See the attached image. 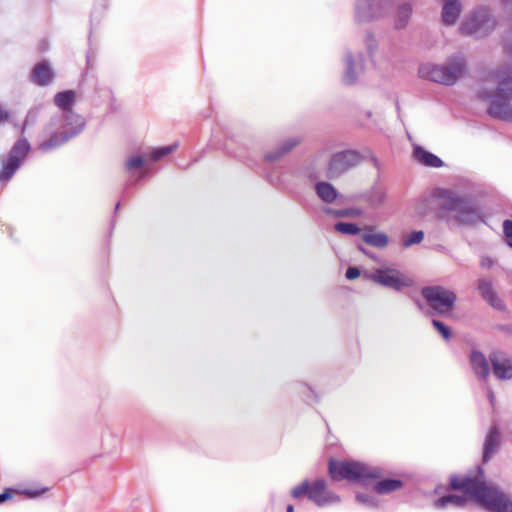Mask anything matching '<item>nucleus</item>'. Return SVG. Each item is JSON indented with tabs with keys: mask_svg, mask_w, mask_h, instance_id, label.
I'll list each match as a JSON object with an SVG mask.
<instances>
[{
	"mask_svg": "<svg viewBox=\"0 0 512 512\" xmlns=\"http://www.w3.org/2000/svg\"><path fill=\"white\" fill-rule=\"evenodd\" d=\"M30 151L29 142L23 138L19 139L11 148L9 153L2 158L0 170V182L9 181Z\"/></svg>",
	"mask_w": 512,
	"mask_h": 512,
	"instance_id": "9b49d317",
	"label": "nucleus"
},
{
	"mask_svg": "<svg viewBox=\"0 0 512 512\" xmlns=\"http://www.w3.org/2000/svg\"><path fill=\"white\" fill-rule=\"evenodd\" d=\"M413 154L417 162L424 166L439 168L444 165L443 161L438 156L425 150L421 146H416Z\"/></svg>",
	"mask_w": 512,
	"mask_h": 512,
	"instance_id": "5701e85b",
	"label": "nucleus"
},
{
	"mask_svg": "<svg viewBox=\"0 0 512 512\" xmlns=\"http://www.w3.org/2000/svg\"><path fill=\"white\" fill-rule=\"evenodd\" d=\"M393 0H356L354 20L358 24L371 23L386 17L392 7Z\"/></svg>",
	"mask_w": 512,
	"mask_h": 512,
	"instance_id": "6e6552de",
	"label": "nucleus"
},
{
	"mask_svg": "<svg viewBox=\"0 0 512 512\" xmlns=\"http://www.w3.org/2000/svg\"><path fill=\"white\" fill-rule=\"evenodd\" d=\"M363 199L372 208H378L386 201V190L381 186H374L368 192L362 195Z\"/></svg>",
	"mask_w": 512,
	"mask_h": 512,
	"instance_id": "393cba45",
	"label": "nucleus"
},
{
	"mask_svg": "<svg viewBox=\"0 0 512 512\" xmlns=\"http://www.w3.org/2000/svg\"><path fill=\"white\" fill-rule=\"evenodd\" d=\"M403 486V482L398 479H384L381 481H378L373 489L377 494H389L391 492H394L398 489H400Z\"/></svg>",
	"mask_w": 512,
	"mask_h": 512,
	"instance_id": "bb28decb",
	"label": "nucleus"
},
{
	"mask_svg": "<svg viewBox=\"0 0 512 512\" xmlns=\"http://www.w3.org/2000/svg\"><path fill=\"white\" fill-rule=\"evenodd\" d=\"M412 15V7L409 3H404L400 5L397 9L395 19H394V27L395 29H403L409 23V20Z\"/></svg>",
	"mask_w": 512,
	"mask_h": 512,
	"instance_id": "a878e982",
	"label": "nucleus"
},
{
	"mask_svg": "<svg viewBox=\"0 0 512 512\" xmlns=\"http://www.w3.org/2000/svg\"><path fill=\"white\" fill-rule=\"evenodd\" d=\"M496 27V19L486 6H479L472 10L460 26L462 34L483 38L489 35Z\"/></svg>",
	"mask_w": 512,
	"mask_h": 512,
	"instance_id": "423d86ee",
	"label": "nucleus"
},
{
	"mask_svg": "<svg viewBox=\"0 0 512 512\" xmlns=\"http://www.w3.org/2000/svg\"><path fill=\"white\" fill-rule=\"evenodd\" d=\"M368 277L376 284L386 288H391L395 291H401L403 288L409 287L413 284L411 278L395 267L377 268L369 274Z\"/></svg>",
	"mask_w": 512,
	"mask_h": 512,
	"instance_id": "f8f14e48",
	"label": "nucleus"
},
{
	"mask_svg": "<svg viewBox=\"0 0 512 512\" xmlns=\"http://www.w3.org/2000/svg\"><path fill=\"white\" fill-rule=\"evenodd\" d=\"M489 77L497 84L495 92L483 91L479 94L481 99L490 101L487 113L495 119L512 121V65L500 66Z\"/></svg>",
	"mask_w": 512,
	"mask_h": 512,
	"instance_id": "7ed1b4c3",
	"label": "nucleus"
},
{
	"mask_svg": "<svg viewBox=\"0 0 512 512\" xmlns=\"http://www.w3.org/2000/svg\"><path fill=\"white\" fill-rule=\"evenodd\" d=\"M326 150L325 149H322L321 151H319L315 158H314V161L316 162L320 157H322L324 154H325Z\"/></svg>",
	"mask_w": 512,
	"mask_h": 512,
	"instance_id": "a18cd8bd",
	"label": "nucleus"
},
{
	"mask_svg": "<svg viewBox=\"0 0 512 512\" xmlns=\"http://www.w3.org/2000/svg\"><path fill=\"white\" fill-rule=\"evenodd\" d=\"M345 276L349 280H354L360 276V270H359V268L354 267V266L349 267L346 270Z\"/></svg>",
	"mask_w": 512,
	"mask_h": 512,
	"instance_id": "58836bf2",
	"label": "nucleus"
},
{
	"mask_svg": "<svg viewBox=\"0 0 512 512\" xmlns=\"http://www.w3.org/2000/svg\"><path fill=\"white\" fill-rule=\"evenodd\" d=\"M177 147H178V144L173 143L168 146L153 148L151 150V152L149 153V158L154 162L159 161L162 158H164V157L168 156L169 154H171L172 152H174L177 149Z\"/></svg>",
	"mask_w": 512,
	"mask_h": 512,
	"instance_id": "2f4dec72",
	"label": "nucleus"
},
{
	"mask_svg": "<svg viewBox=\"0 0 512 512\" xmlns=\"http://www.w3.org/2000/svg\"><path fill=\"white\" fill-rule=\"evenodd\" d=\"M362 239L368 245H371L376 248H385L389 243L388 236L384 233L365 232L362 235Z\"/></svg>",
	"mask_w": 512,
	"mask_h": 512,
	"instance_id": "7c9ffc66",
	"label": "nucleus"
},
{
	"mask_svg": "<svg viewBox=\"0 0 512 512\" xmlns=\"http://www.w3.org/2000/svg\"><path fill=\"white\" fill-rule=\"evenodd\" d=\"M462 10V5L459 0H444L442 8V20L446 25H453Z\"/></svg>",
	"mask_w": 512,
	"mask_h": 512,
	"instance_id": "4be33fe9",
	"label": "nucleus"
},
{
	"mask_svg": "<svg viewBox=\"0 0 512 512\" xmlns=\"http://www.w3.org/2000/svg\"><path fill=\"white\" fill-rule=\"evenodd\" d=\"M373 229H374V228H373L372 226H366V227H365V230H366V231H372Z\"/></svg>",
	"mask_w": 512,
	"mask_h": 512,
	"instance_id": "09e8293b",
	"label": "nucleus"
},
{
	"mask_svg": "<svg viewBox=\"0 0 512 512\" xmlns=\"http://www.w3.org/2000/svg\"><path fill=\"white\" fill-rule=\"evenodd\" d=\"M119 206H120V203L118 202V203L116 204L115 210H118V209H119Z\"/></svg>",
	"mask_w": 512,
	"mask_h": 512,
	"instance_id": "8fccbe9b",
	"label": "nucleus"
},
{
	"mask_svg": "<svg viewBox=\"0 0 512 512\" xmlns=\"http://www.w3.org/2000/svg\"><path fill=\"white\" fill-rule=\"evenodd\" d=\"M145 163V158L140 155L129 157L125 162V169L128 172L141 169Z\"/></svg>",
	"mask_w": 512,
	"mask_h": 512,
	"instance_id": "72a5a7b5",
	"label": "nucleus"
},
{
	"mask_svg": "<svg viewBox=\"0 0 512 512\" xmlns=\"http://www.w3.org/2000/svg\"><path fill=\"white\" fill-rule=\"evenodd\" d=\"M509 245L512 247V242H509Z\"/></svg>",
	"mask_w": 512,
	"mask_h": 512,
	"instance_id": "3c124183",
	"label": "nucleus"
},
{
	"mask_svg": "<svg viewBox=\"0 0 512 512\" xmlns=\"http://www.w3.org/2000/svg\"><path fill=\"white\" fill-rule=\"evenodd\" d=\"M323 212L327 215L335 218H356L363 214V211L359 208H345V209H333L330 207L323 208Z\"/></svg>",
	"mask_w": 512,
	"mask_h": 512,
	"instance_id": "cd10ccee",
	"label": "nucleus"
},
{
	"mask_svg": "<svg viewBox=\"0 0 512 512\" xmlns=\"http://www.w3.org/2000/svg\"><path fill=\"white\" fill-rule=\"evenodd\" d=\"M64 124L62 131L67 134L65 139H72L79 135L86 126L85 118L75 111L62 115Z\"/></svg>",
	"mask_w": 512,
	"mask_h": 512,
	"instance_id": "2eb2a0df",
	"label": "nucleus"
},
{
	"mask_svg": "<svg viewBox=\"0 0 512 512\" xmlns=\"http://www.w3.org/2000/svg\"><path fill=\"white\" fill-rule=\"evenodd\" d=\"M8 119H9L8 112L4 111V110L0 107V123H2V122H6V121H8Z\"/></svg>",
	"mask_w": 512,
	"mask_h": 512,
	"instance_id": "c03bdc74",
	"label": "nucleus"
},
{
	"mask_svg": "<svg viewBox=\"0 0 512 512\" xmlns=\"http://www.w3.org/2000/svg\"><path fill=\"white\" fill-rule=\"evenodd\" d=\"M356 499L357 501L366 506V507H371V508H374V507H377L378 506V501L377 499L371 495V494H367V493H358L356 495Z\"/></svg>",
	"mask_w": 512,
	"mask_h": 512,
	"instance_id": "c9c22d12",
	"label": "nucleus"
},
{
	"mask_svg": "<svg viewBox=\"0 0 512 512\" xmlns=\"http://www.w3.org/2000/svg\"><path fill=\"white\" fill-rule=\"evenodd\" d=\"M465 58L458 54L448 59L445 64H423L419 68V76L429 81L443 84L454 85L465 73Z\"/></svg>",
	"mask_w": 512,
	"mask_h": 512,
	"instance_id": "20e7f679",
	"label": "nucleus"
},
{
	"mask_svg": "<svg viewBox=\"0 0 512 512\" xmlns=\"http://www.w3.org/2000/svg\"><path fill=\"white\" fill-rule=\"evenodd\" d=\"M46 491V489H42L41 491L39 490H31V489H27V490H24L23 491V494L27 495L28 497L30 498H34V497H37L38 495H40V493Z\"/></svg>",
	"mask_w": 512,
	"mask_h": 512,
	"instance_id": "79ce46f5",
	"label": "nucleus"
},
{
	"mask_svg": "<svg viewBox=\"0 0 512 512\" xmlns=\"http://www.w3.org/2000/svg\"><path fill=\"white\" fill-rule=\"evenodd\" d=\"M328 468L331 478L335 481L348 480L365 483L383 475V470L380 467L358 461H336L331 459Z\"/></svg>",
	"mask_w": 512,
	"mask_h": 512,
	"instance_id": "39448f33",
	"label": "nucleus"
},
{
	"mask_svg": "<svg viewBox=\"0 0 512 512\" xmlns=\"http://www.w3.org/2000/svg\"><path fill=\"white\" fill-rule=\"evenodd\" d=\"M503 232L507 238H512V220L503 222Z\"/></svg>",
	"mask_w": 512,
	"mask_h": 512,
	"instance_id": "ea45409f",
	"label": "nucleus"
},
{
	"mask_svg": "<svg viewBox=\"0 0 512 512\" xmlns=\"http://www.w3.org/2000/svg\"><path fill=\"white\" fill-rule=\"evenodd\" d=\"M479 475H452L450 486L462 490L481 507L490 512H512V498L497 488L488 486L484 479V470L477 467Z\"/></svg>",
	"mask_w": 512,
	"mask_h": 512,
	"instance_id": "f257e3e1",
	"label": "nucleus"
},
{
	"mask_svg": "<svg viewBox=\"0 0 512 512\" xmlns=\"http://www.w3.org/2000/svg\"><path fill=\"white\" fill-rule=\"evenodd\" d=\"M54 104L62 112V115L73 112V106L76 103V93L73 90H65L55 94Z\"/></svg>",
	"mask_w": 512,
	"mask_h": 512,
	"instance_id": "412c9836",
	"label": "nucleus"
},
{
	"mask_svg": "<svg viewBox=\"0 0 512 512\" xmlns=\"http://www.w3.org/2000/svg\"><path fill=\"white\" fill-rule=\"evenodd\" d=\"M315 192L319 199L325 203H334L339 197L337 189L329 182L319 181L315 184Z\"/></svg>",
	"mask_w": 512,
	"mask_h": 512,
	"instance_id": "b1692460",
	"label": "nucleus"
},
{
	"mask_svg": "<svg viewBox=\"0 0 512 512\" xmlns=\"http://www.w3.org/2000/svg\"><path fill=\"white\" fill-rule=\"evenodd\" d=\"M286 512H294V508L292 505H288L287 506V511Z\"/></svg>",
	"mask_w": 512,
	"mask_h": 512,
	"instance_id": "de8ad7c7",
	"label": "nucleus"
},
{
	"mask_svg": "<svg viewBox=\"0 0 512 512\" xmlns=\"http://www.w3.org/2000/svg\"><path fill=\"white\" fill-rule=\"evenodd\" d=\"M421 295L429 307L439 314L450 312L457 300L454 291L441 285L424 286Z\"/></svg>",
	"mask_w": 512,
	"mask_h": 512,
	"instance_id": "1a4fd4ad",
	"label": "nucleus"
},
{
	"mask_svg": "<svg viewBox=\"0 0 512 512\" xmlns=\"http://www.w3.org/2000/svg\"><path fill=\"white\" fill-rule=\"evenodd\" d=\"M302 173L304 176L308 177L310 180H317L320 175L315 170H312L310 168H305L302 170Z\"/></svg>",
	"mask_w": 512,
	"mask_h": 512,
	"instance_id": "a19ab883",
	"label": "nucleus"
},
{
	"mask_svg": "<svg viewBox=\"0 0 512 512\" xmlns=\"http://www.w3.org/2000/svg\"><path fill=\"white\" fill-rule=\"evenodd\" d=\"M477 290L482 298L497 310H505V303L498 297L493 288L492 281L488 278H481L477 283Z\"/></svg>",
	"mask_w": 512,
	"mask_h": 512,
	"instance_id": "4468645a",
	"label": "nucleus"
},
{
	"mask_svg": "<svg viewBox=\"0 0 512 512\" xmlns=\"http://www.w3.org/2000/svg\"><path fill=\"white\" fill-rule=\"evenodd\" d=\"M488 396H489L490 401H491V402H493V400H494V395H493V392H492V391H489Z\"/></svg>",
	"mask_w": 512,
	"mask_h": 512,
	"instance_id": "49530a36",
	"label": "nucleus"
},
{
	"mask_svg": "<svg viewBox=\"0 0 512 512\" xmlns=\"http://www.w3.org/2000/svg\"><path fill=\"white\" fill-rule=\"evenodd\" d=\"M501 443V434L496 426H491L486 434L483 444L482 460L487 463L498 451Z\"/></svg>",
	"mask_w": 512,
	"mask_h": 512,
	"instance_id": "dca6fc26",
	"label": "nucleus"
},
{
	"mask_svg": "<svg viewBox=\"0 0 512 512\" xmlns=\"http://www.w3.org/2000/svg\"><path fill=\"white\" fill-rule=\"evenodd\" d=\"M494 375L501 380L512 379V360L498 358L495 354L490 356Z\"/></svg>",
	"mask_w": 512,
	"mask_h": 512,
	"instance_id": "aec40b11",
	"label": "nucleus"
},
{
	"mask_svg": "<svg viewBox=\"0 0 512 512\" xmlns=\"http://www.w3.org/2000/svg\"><path fill=\"white\" fill-rule=\"evenodd\" d=\"M467 503V498L465 496H459L454 494H449L446 496H443L436 500L435 507L436 508H444L449 505L454 507H464Z\"/></svg>",
	"mask_w": 512,
	"mask_h": 512,
	"instance_id": "c85d7f7f",
	"label": "nucleus"
},
{
	"mask_svg": "<svg viewBox=\"0 0 512 512\" xmlns=\"http://www.w3.org/2000/svg\"><path fill=\"white\" fill-rule=\"evenodd\" d=\"M302 139L299 136L290 137L281 142L274 150L266 153L265 160L274 162L281 159L283 156L292 151L296 146L301 143Z\"/></svg>",
	"mask_w": 512,
	"mask_h": 512,
	"instance_id": "f3484780",
	"label": "nucleus"
},
{
	"mask_svg": "<svg viewBox=\"0 0 512 512\" xmlns=\"http://www.w3.org/2000/svg\"><path fill=\"white\" fill-rule=\"evenodd\" d=\"M439 214L449 226H473L484 222L483 212L477 200L467 194L440 189Z\"/></svg>",
	"mask_w": 512,
	"mask_h": 512,
	"instance_id": "f03ea898",
	"label": "nucleus"
},
{
	"mask_svg": "<svg viewBox=\"0 0 512 512\" xmlns=\"http://www.w3.org/2000/svg\"><path fill=\"white\" fill-rule=\"evenodd\" d=\"M344 64L342 81L345 85H354L364 70L362 53L353 54L350 50H346Z\"/></svg>",
	"mask_w": 512,
	"mask_h": 512,
	"instance_id": "ddd939ff",
	"label": "nucleus"
},
{
	"mask_svg": "<svg viewBox=\"0 0 512 512\" xmlns=\"http://www.w3.org/2000/svg\"><path fill=\"white\" fill-rule=\"evenodd\" d=\"M470 365L475 375L485 380L490 374L489 362L485 355L477 350H473L470 354Z\"/></svg>",
	"mask_w": 512,
	"mask_h": 512,
	"instance_id": "a211bd4d",
	"label": "nucleus"
},
{
	"mask_svg": "<svg viewBox=\"0 0 512 512\" xmlns=\"http://www.w3.org/2000/svg\"><path fill=\"white\" fill-rule=\"evenodd\" d=\"M54 73L47 62H40L35 65L31 73V79L39 86H47L51 84Z\"/></svg>",
	"mask_w": 512,
	"mask_h": 512,
	"instance_id": "6ab92c4d",
	"label": "nucleus"
},
{
	"mask_svg": "<svg viewBox=\"0 0 512 512\" xmlns=\"http://www.w3.org/2000/svg\"><path fill=\"white\" fill-rule=\"evenodd\" d=\"M12 497V490L7 489L0 494V504Z\"/></svg>",
	"mask_w": 512,
	"mask_h": 512,
	"instance_id": "37998d69",
	"label": "nucleus"
},
{
	"mask_svg": "<svg viewBox=\"0 0 512 512\" xmlns=\"http://www.w3.org/2000/svg\"><path fill=\"white\" fill-rule=\"evenodd\" d=\"M424 238L423 231H413L409 234V236L403 241L404 247H410L414 244L420 243Z\"/></svg>",
	"mask_w": 512,
	"mask_h": 512,
	"instance_id": "e433bc0d",
	"label": "nucleus"
},
{
	"mask_svg": "<svg viewBox=\"0 0 512 512\" xmlns=\"http://www.w3.org/2000/svg\"><path fill=\"white\" fill-rule=\"evenodd\" d=\"M67 137V134L61 131L60 133H54L50 136V138L39 145V149L42 151H49L52 149H55L66 142H68L70 139H65Z\"/></svg>",
	"mask_w": 512,
	"mask_h": 512,
	"instance_id": "c756f323",
	"label": "nucleus"
},
{
	"mask_svg": "<svg viewBox=\"0 0 512 512\" xmlns=\"http://www.w3.org/2000/svg\"><path fill=\"white\" fill-rule=\"evenodd\" d=\"M291 495L295 499L307 495L308 499L319 507L338 504L340 502L338 495L326 489V482L323 479L316 480L312 485H310L308 480H305L292 489Z\"/></svg>",
	"mask_w": 512,
	"mask_h": 512,
	"instance_id": "0eeeda50",
	"label": "nucleus"
},
{
	"mask_svg": "<svg viewBox=\"0 0 512 512\" xmlns=\"http://www.w3.org/2000/svg\"><path fill=\"white\" fill-rule=\"evenodd\" d=\"M334 229L342 234L346 235H357L361 229L354 223L338 222L335 224Z\"/></svg>",
	"mask_w": 512,
	"mask_h": 512,
	"instance_id": "473e14b6",
	"label": "nucleus"
},
{
	"mask_svg": "<svg viewBox=\"0 0 512 512\" xmlns=\"http://www.w3.org/2000/svg\"><path fill=\"white\" fill-rule=\"evenodd\" d=\"M365 42H366V46H367V50H368L369 54L372 55L374 50L377 47V42H376L373 34L368 33L366 36Z\"/></svg>",
	"mask_w": 512,
	"mask_h": 512,
	"instance_id": "4c0bfd02",
	"label": "nucleus"
},
{
	"mask_svg": "<svg viewBox=\"0 0 512 512\" xmlns=\"http://www.w3.org/2000/svg\"><path fill=\"white\" fill-rule=\"evenodd\" d=\"M432 325L435 328V330L439 334H441V336L445 340H449L451 338V336H452L451 329L444 322H442L440 320L433 319L432 320Z\"/></svg>",
	"mask_w": 512,
	"mask_h": 512,
	"instance_id": "f704fd0d",
	"label": "nucleus"
},
{
	"mask_svg": "<svg viewBox=\"0 0 512 512\" xmlns=\"http://www.w3.org/2000/svg\"><path fill=\"white\" fill-rule=\"evenodd\" d=\"M362 160L360 153L356 150H344L333 153L325 169V177L336 179L357 166Z\"/></svg>",
	"mask_w": 512,
	"mask_h": 512,
	"instance_id": "9d476101",
	"label": "nucleus"
}]
</instances>
